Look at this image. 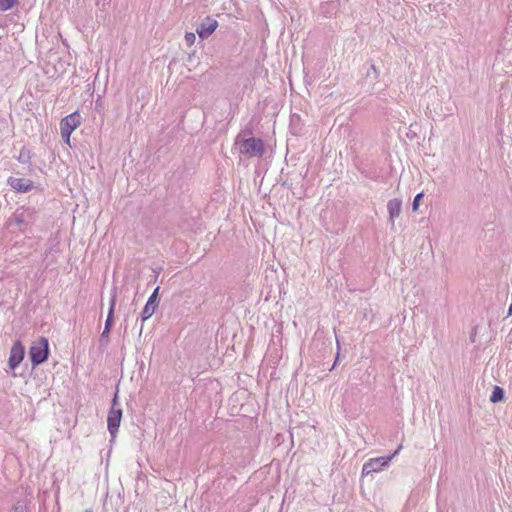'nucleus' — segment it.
Here are the masks:
<instances>
[{
	"mask_svg": "<svg viewBox=\"0 0 512 512\" xmlns=\"http://www.w3.org/2000/svg\"><path fill=\"white\" fill-rule=\"evenodd\" d=\"M238 147L239 153L248 157H261L264 153V144L261 139L248 138L238 139L235 142Z\"/></svg>",
	"mask_w": 512,
	"mask_h": 512,
	"instance_id": "nucleus-1",
	"label": "nucleus"
},
{
	"mask_svg": "<svg viewBox=\"0 0 512 512\" xmlns=\"http://www.w3.org/2000/svg\"><path fill=\"white\" fill-rule=\"evenodd\" d=\"M402 445L390 456L372 458L365 462L362 467V475L367 476L374 472H380L384 467L388 466L389 462L399 453Z\"/></svg>",
	"mask_w": 512,
	"mask_h": 512,
	"instance_id": "nucleus-2",
	"label": "nucleus"
},
{
	"mask_svg": "<svg viewBox=\"0 0 512 512\" xmlns=\"http://www.w3.org/2000/svg\"><path fill=\"white\" fill-rule=\"evenodd\" d=\"M49 355L48 340L41 337L37 342L33 343L30 348V358L33 365L43 363Z\"/></svg>",
	"mask_w": 512,
	"mask_h": 512,
	"instance_id": "nucleus-3",
	"label": "nucleus"
},
{
	"mask_svg": "<svg viewBox=\"0 0 512 512\" xmlns=\"http://www.w3.org/2000/svg\"><path fill=\"white\" fill-rule=\"evenodd\" d=\"M80 125V115L72 113L64 117L60 122L61 137L69 143L72 132Z\"/></svg>",
	"mask_w": 512,
	"mask_h": 512,
	"instance_id": "nucleus-4",
	"label": "nucleus"
},
{
	"mask_svg": "<svg viewBox=\"0 0 512 512\" xmlns=\"http://www.w3.org/2000/svg\"><path fill=\"white\" fill-rule=\"evenodd\" d=\"M118 406L117 395H115L107 419L108 430L112 437H115L118 432L122 419V410Z\"/></svg>",
	"mask_w": 512,
	"mask_h": 512,
	"instance_id": "nucleus-5",
	"label": "nucleus"
},
{
	"mask_svg": "<svg viewBox=\"0 0 512 512\" xmlns=\"http://www.w3.org/2000/svg\"><path fill=\"white\" fill-rule=\"evenodd\" d=\"M218 27V22L212 18L207 17L197 28L196 32L200 38H208Z\"/></svg>",
	"mask_w": 512,
	"mask_h": 512,
	"instance_id": "nucleus-6",
	"label": "nucleus"
},
{
	"mask_svg": "<svg viewBox=\"0 0 512 512\" xmlns=\"http://www.w3.org/2000/svg\"><path fill=\"white\" fill-rule=\"evenodd\" d=\"M24 358V347L20 342L13 344L9 357V366L11 369H15Z\"/></svg>",
	"mask_w": 512,
	"mask_h": 512,
	"instance_id": "nucleus-7",
	"label": "nucleus"
},
{
	"mask_svg": "<svg viewBox=\"0 0 512 512\" xmlns=\"http://www.w3.org/2000/svg\"><path fill=\"white\" fill-rule=\"evenodd\" d=\"M8 184L14 190L22 193L30 191L33 186L32 182L29 179L17 177H9Z\"/></svg>",
	"mask_w": 512,
	"mask_h": 512,
	"instance_id": "nucleus-8",
	"label": "nucleus"
},
{
	"mask_svg": "<svg viewBox=\"0 0 512 512\" xmlns=\"http://www.w3.org/2000/svg\"><path fill=\"white\" fill-rule=\"evenodd\" d=\"M402 201L401 199L394 198L388 201L387 210L389 213V220L391 222L392 228H394V221L401 214Z\"/></svg>",
	"mask_w": 512,
	"mask_h": 512,
	"instance_id": "nucleus-9",
	"label": "nucleus"
},
{
	"mask_svg": "<svg viewBox=\"0 0 512 512\" xmlns=\"http://www.w3.org/2000/svg\"><path fill=\"white\" fill-rule=\"evenodd\" d=\"M115 304H116V293H113L111 295L109 312H108V316H107V319L105 322V327H104V328H106L107 331H110L111 327H112Z\"/></svg>",
	"mask_w": 512,
	"mask_h": 512,
	"instance_id": "nucleus-10",
	"label": "nucleus"
},
{
	"mask_svg": "<svg viewBox=\"0 0 512 512\" xmlns=\"http://www.w3.org/2000/svg\"><path fill=\"white\" fill-rule=\"evenodd\" d=\"M157 305L158 304H153V303H150L147 301L146 305L144 306V308L142 310V314H141L143 321L147 320L154 314V312L157 308Z\"/></svg>",
	"mask_w": 512,
	"mask_h": 512,
	"instance_id": "nucleus-11",
	"label": "nucleus"
},
{
	"mask_svg": "<svg viewBox=\"0 0 512 512\" xmlns=\"http://www.w3.org/2000/svg\"><path fill=\"white\" fill-rule=\"evenodd\" d=\"M504 399V390L499 386H494L492 394L490 396V401L492 403L500 402Z\"/></svg>",
	"mask_w": 512,
	"mask_h": 512,
	"instance_id": "nucleus-12",
	"label": "nucleus"
},
{
	"mask_svg": "<svg viewBox=\"0 0 512 512\" xmlns=\"http://www.w3.org/2000/svg\"><path fill=\"white\" fill-rule=\"evenodd\" d=\"M25 223V213H16L11 220V224H15L18 227H21Z\"/></svg>",
	"mask_w": 512,
	"mask_h": 512,
	"instance_id": "nucleus-13",
	"label": "nucleus"
},
{
	"mask_svg": "<svg viewBox=\"0 0 512 512\" xmlns=\"http://www.w3.org/2000/svg\"><path fill=\"white\" fill-rule=\"evenodd\" d=\"M16 0H0V11H7L13 7Z\"/></svg>",
	"mask_w": 512,
	"mask_h": 512,
	"instance_id": "nucleus-14",
	"label": "nucleus"
},
{
	"mask_svg": "<svg viewBox=\"0 0 512 512\" xmlns=\"http://www.w3.org/2000/svg\"><path fill=\"white\" fill-rule=\"evenodd\" d=\"M184 39L188 46H192L195 43L196 36L193 32H186Z\"/></svg>",
	"mask_w": 512,
	"mask_h": 512,
	"instance_id": "nucleus-15",
	"label": "nucleus"
},
{
	"mask_svg": "<svg viewBox=\"0 0 512 512\" xmlns=\"http://www.w3.org/2000/svg\"><path fill=\"white\" fill-rule=\"evenodd\" d=\"M424 194L423 193H418L415 197H414V200H413V203H412V209L413 211H416L420 205V201L421 199L423 198Z\"/></svg>",
	"mask_w": 512,
	"mask_h": 512,
	"instance_id": "nucleus-16",
	"label": "nucleus"
},
{
	"mask_svg": "<svg viewBox=\"0 0 512 512\" xmlns=\"http://www.w3.org/2000/svg\"><path fill=\"white\" fill-rule=\"evenodd\" d=\"M26 510H27L26 506L22 503H17L12 508V512H26Z\"/></svg>",
	"mask_w": 512,
	"mask_h": 512,
	"instance_id": "nucleus-17",
	"label": "nucleus"
},
{
	"mask_svg": "<svg viewBox=\"0 0 512 512\" xmlns=\"http://www.w3.org/2000/svg\"><path fill=\"white\" fill-rule=\"evenodd\" d=\"M158 291H159V287H157V288L153 291V293L151 294V296H150V297H149V299H148V302L153 303V304H158V303H157Z\"/></svg>",
	"mask_w": 512,
	"mask_h": 512,
	"instance_id": "nucleus-18",
	"label": "nucleus"
},
{
	"mask_svg": "<svg viewBox=\"0 0 512 512\" xmlns=\"http://www.w3.org/2000/svg\"><path fill=\"white\" fill-rule=\"evenodd\" d=\"M110 331H107L106 328H104L102 334H101V341L108 338Z\"/></svg>",
	"mask_w": 512,
	"mask_h": 512,
	"instance_id": "nucleus-19",
	"label": "nucleus"
},
{
	"mask_svg": "<svg viewBox=\"0 0 512 512\" xmlns=\"http://www.w3.org/2000/svg\"><path fill=\"white\" fill-rule=\"evenodd\" d=\"M95 107L98 108V107H101V103L99 101H96L95 103Z\"/></svg>",
	"mask_w": 512,
	"mask_h": 512,
	"instance_id": "nucleus-20",
	"label": "nucleus"
},
{
	"mask_svg": "<svg viewBox=\"0 0 512 512\" xmlns=\"http://www.w3.org/2000/svg\"><path fill=\"white\" fill-rule=\"evenodd\" d=\"M85 512H91V510H85Z\"/></svg>",
	"mask_w": 512,
	"mask_h": 512,
	"instance_id": "nucleus-21",
	"label": "nucleus"
}]
</instances>
